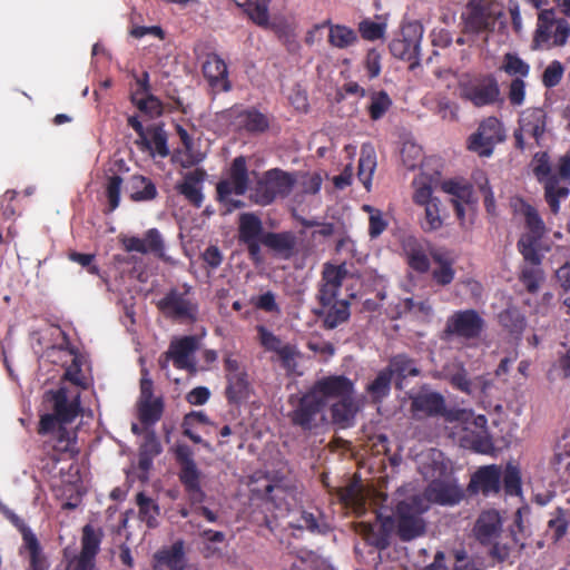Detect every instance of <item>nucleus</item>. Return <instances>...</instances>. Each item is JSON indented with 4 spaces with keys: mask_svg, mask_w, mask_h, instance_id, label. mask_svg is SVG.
Returning a JSON list of instances; mask_svg holds the SVG:
<instances>
[{
    "mask_svg": "<svg viewBox=\"0 0 570 570\" xmlns=\"http://www.w3.org/2000/svg\"><path fill=\"white\" fill-rule=\"evenodd\" d=\"M501 69L509 76L525 78L530 73V65L521 59L517 53L508 52L503 57Z\"/></svg>",
    "mask_w": 570,
    "mask_h": 570,
    "instance_id": "nucleus-53",
    "label": "nucleus"
},
{
    "mask_svg": "<svg viewBox=\"0 0 570 570\" xmlns=\"http://www.w3.org/2000/svg\"><path fill=\"white\" fill-rule=\"evenodd\" d=\"M266 504L275 510V517L286 515L297 502V491L294 487L267 484L265 487Z\"/></svg>",
    "mask_w": 570,
    "mask_h": 570,
    "instance_id": "nucleus-22",
    "label": "nucleus"
},
{
    "mask_svg": "<svg viewBox=\"0 0 570 570\" xmlns=\"http://www.w3.org/2000/svg\"><path fill=\"white\" fill-rule=\"evenodd\" d=\"M131 102L144 114L151 117L163 114V102L151 94L139 95V90L131 92Z\"/></svg>",
    "mask_w": 570,
    "mask_h": 570,
    "instance_id": "nucleus-48",
    "label": "nucleus"
},
{
    "mask_svg": "<svg viewBox=\"0 0 570 570\" xmlns=\"http://www.w3.org/2000/svg\"><path fill=\"white\" fill-rule=\"evenodd\" d=\"M136 503L138 505L139 519L145 522L149 529L156 528L158 525L157 519L160 514L158 503L144 492H139L136 495Z\"/></svg>",
    "mask_w": 570,
    "mask_h": 570,
    "instance_id": "nucleus-46",
    "label": "nucleus"
},
{
    "mask_svg": "<svg viewBox=\"0 0 570 570\" xmlns=\"http://www.w3.org/2000/svg\"><path fill=\"white\" fill-rule=\"evenodd\" d=\"M262 244L284 258H291L296 249L297 237L293 232H266Z\"/></svg>",
    "mask_w": 570,
    "mask_h": 570,
    "instance_id": "nucleus-26",
    "label": "nucleus"
},
{
    "mask_svg": "<svg viewBox=\"0 0 570 570\" xmlns=\"http://www.w3.org/2000/svg\"><path fill=\"white\" fill-rule=\"evenodd\" d=\"M500 324L511 334H521L525 328V318L514 307L507 308L499 314Z\"/></svg>",
    "mask_w": 570,
    "mask_h": 570,
    "instance_id": "nucleus-50",
    "label": "nucleus"
},
{
    "mask_svg": "<svg viewBox=\"0 0 570 570\" xmlns=\"http://www.w3.org/2000/svg\"><path fill=\"white\" fill-rule=\"evenodd\" d=\"M45 448L51 446L52 451L56 453H77L75 450L76 446V435L66 428L58 429V431L49 436L47 441H45Z\"/></svg>",
    "mask_w": 570,
    "mask_h": 570,
    "instance_id": "nucleus-45",
    "label": "nucleus"
},
{
    "mask_svg": "<svg viewBox=\"0 0 570 570\" xmlns=\"http://www.w3.org/2000/svg\"><path fill=\"white\" fill-rule=\"evenodd\" d=\"M406 263L414 272L425 274L430 271V257L424 246L415 238H409L404 245Z\"/></svg>",
    "mask_w": 570,
    "mask_h": 570,
    "instance_id": "nucleus-32",
    "label": "nucleus"
},
{
    "mask_svg": "<svg viewBox=\"0 0 570 570\" xmlns=\"http://www.w3.org/2000/svg\"><path fill=\"white\" fill-rule=\"evenodd\" d=\"M163 452L161 443L153 429H145L144 441L139 446V453L158 456Z\"/></svg>",
    "mask_w": 570,
    "mask_h": 570,
    "instance_id": "nucleus-62",
    "label": "nucleus"
},
{
    "mask_svg": "<svg viewBox=\"0 0 570 570\" xmlns=\"http://www.w3.org/2000/svg\"><path fill=\"white\" fill-rule=\"evenodd\" d=\"M376 167V160L373 155L362 154L358 160V179L362 181L364 187L368 190L373 177V173Z\"/></svg>",
    "mask_w": 570,
    "mask_h": 570,
    "instance_id": "nucleus-60",
    "label": "nucleus"
},
{
    "mask_svg": "<svg viewBox=\"0 0 570 570\" xmlns=\"http://www.w3.org/2000/svg\"><path fill=\"white\" fill-rule=\"evenodd\" d=\"M126 191L135 203L150 202L158 196L155 183L142 175H132L126 185Z\"/></svg>",
    "mask_w": 570,
    "mask_h": 570,
    "instance_id": "nucleus-27",
    "label": "nucleus"
},
{
    "mask_svg": "<svg viewBox=\"0 0 570 570\" xmlns=\"http://www.w3.org/2000/svg\"><path fill=\"white\" fill-rule=\"evenodd\" d=\"M429 510L428 501L420 495H412L396 504L394 517L377 514V520L382 524L383 534L375 539L373 544L379 549H385L389 546L387 531L394 523L396 534L403 542L412 541L422 537L426 531V522L423 514Z\"/></svg>",
    "mask_w": 570,
    "mask_h": 570,
    "instance_id": "nucleus-1",
    "label": "nucleus"
},
{
    "mask_svg": "<svg viewBox=\"0 0 570 570\" xmlns=\"http://www.w3.org/2000/svg\"><path fill=\"white\" fill-rule=\"evenodd\" d=\"M522 210L528 230L534 234L544 235L546 226L538 210L530 204H523Z\"/></svg>",
    "mask_w": 570,
    "mask_h": 570,
    "instance_id": "nucleus-61",
    "label": "nucleus"
},
{
    "mask_svg": "<svg viewBox=\"0 0 570 570\" xmlns=\"http://www.w3.org/2000/svg\"><path fill=\"white\" fill-rule=\"evenodd\" d=\"M243 128L250 134H263L269 128V119L256 108H247L238 114Z\"/></svg>",
    "mask_w": 570,
    "mask_h": 570,
    "instance_id": "nucleus-42",
    "label": "nucleus"
},
{
    "mask_svg": "<svg viewBox=\"0 0 570 570\" xmlns=\"http://www.w3.org/2000/svg\"><path fill=\"white\" fill-rule=\"evenodd\" d=\"M104 538V532L100 528H95L91 524H86L81 533V550L79 553L96 560L100 551V544Z\"/></svg>",
    "mask_w": 570,
    "mask_h": 570,
    "instance_id": "nucleus-44",
    "label": "nucleus"
},
{
    "mask_svg": "<svg viewBox=\"0 0 570 570\" xmlns=\"http://www.w3.org/2000/svg\"><path fill=\"white\" fill-rule=\"evenodd\" d=\"M264 227L261 218L253 213H244L239 216L238 239L240 243L262 240Z\"/></svg>",
    "mask_w": 570,
    "mask_h": 570,
    "instance_id": "nucleus-35",
    "label": "nucleus"
},
{
    "mask_svg": "<svg viewBox=\"0 0 570 570\" xmlns=\"http://www.w3.org/2000/svg\"><path fill=\"white\" fill-rule=\"evenodd\" d=\"M249 175L247 168V161L244 156H237L233 159L228 169V177L222 179L216 185L217 200L232 208H240L244 203L238 199H234L230 196L233 194L243 196L248 190Z\"/></svg>",
    "mask_w": 570,
    "mask_h": 570,
    "instance_id": "nucleus-5",
    "label": "nucleus"
},
{
    "mask_svg": "<svg viewBox=\"0 0 570 570\" xmlns=\"http://www.w3.org/2000/svg\"><path fill=\"white\" fill-rule=\"evenodd\" d=\"M197 338L191 335L173 341L168 351L164 354V358L159 360L160 367L163 370L167 368L168 362L171 360L174 366L178 370H193L195 364L191 356L197 350Z\"/></svg>",
    "mask_w": 570,
    "mask_h": 570,
    "instance_id": "nucleus-17",
    "label": "nucleus"
},
{
    "mask_svg": "<svg viewBox=\"0 0 570 570\" xmlns=\"http://www.w3.org/2000/svg\"><path fill=\"white\" fill-rule=\"evenodd\" d=\"M430 495L440 504H456L463 498V491L455 484L445 482H433L430 485Z\"/></svg>",
    "mask_w": 570,
    "mask_h": 570,
    "instance_id": "nucleus-38",
    "label": "nucleus"
},
{
    "mask_svg": "<svg viewBox=\"0 0 570 570\" xmlns=\"http://www.w3.org/2000/svg\"><path fill=\"white\" fill-rule=\"evenodd\" d=\"M485 321L475 309H461L453 312L446 320L441 338L450 341L459 338L462 341L478 340L483 333Z\"/></svg>",
    "mask_w": 570,
    "mask_h": 570,
    "instance_id": "nucleus-6",
    "label": "nucleus"
},
{
    "mask_svg": "<svg viewBox=\"0 0 570 570\" xmlns=\"http://www.w3.org/2000/svg\"><path fill=\"white\" fill-rule=\"evenodd\" d=\"M542 237L543 235L541 234L528 232L518 240V249L525 262L537 266L541 264V255L539 254L537 246Z\"/></svg>",
    "mask_w": 570,
    "mask_h": 570,
    "instance_id": "nucleus-47",
    "label": "nucleus"
},
{
    "mask_svg": "<svg viewBox=\"0 0 570 570\" xmlns=\"http://www.w3.org/2000/svg\"><path fill=\"white\" fill-rule=\"evenodd\" d=\"M523 531L522 518L520 511H518L517 518L509 531L503 534L500 533L493 540L489 551L490 557L500 563L505 561L513 563L514 559L520 557L525 547Z\"/></svg>",
    "mask_w": 570,
    "mask_h": 570,
    "instance_id": "nucleus-10",
    "label": "nucleus"
},
{
    "mask_svg": "<svg viewBox=\"0 0 570 570\" xmlns=\"http://www.w3.org/2000/svg\"><path fill=\"white\" fill-rule=\"evenodd\" d=\"M325 405L328 400H342L354 395L355 383L350 377L341 375H327L318 379L309 387Z\"/></svg>",
    "mask_w": 570,
    "mask_h": 570,
    "instance_id": "nucleus-16",
    "label": "nucleus"
},
{
    "mask_svg": "<svg viewBox=\"0 0 570 570\" xmlns=\"http://www.w3.org/2000/svg\"><path fill=\"white\" fill-rule=\"evenodd\" d=\"M326 27H328L327 41L333 48L347 49L358 41L357 32L345 24H334L330 21Z\"/></svg>",
    "mask_w": 570,
    "mask_h": 570,
    "instance_id": "nucleus-36",
    "label": "nucleus"
},
{
    "mask_svg": "<svg viewBox=\"0 0 570 570\" xmlns=\"http://www.w3.org/2000/svg\"><path fill=\"white\" fill-rule=\"evenodd\" d=\"M325 402L308 389L298 399L288 417L293 425L299 426L304 431H312L325 423Z\"/></svg>",
    "mask_w": 570,
    "mask_h": 570,
    "instance_id": "nucleus-8",
    "label": "nucleus"
},
{
    "mask_svg": "<svg viewBox=\"0 0 570 570\" xmlns=\"http://www.w3.org/2000/svg\"><path fill=\"white\" fill-rule=\"evenodd\" d=\"M299 355L296 346L292 344H285L282 350L278 351L277 356L281 362L282 367L286 371L288 375L295 373L296 371V357Z\"/></svg>",
    "mask_w": 570,
    "mask_h": 570,
    "instance_id": "nucleus-63",
    "label": "nucleus"
},
{
    "mask_svg": "<svg viewBox=\"0 0 570 570\" xmlns=\"http://www.w3.org/2000/svg\"><path fill=\"white\" fill-rule=\"evenodd\" d=\"M410 411L415 420L443 416L452 422L459 419V412L446 409L444 396L436 391H420L411 395Z\"/></svg>",
    "mask_w": 570,
    "mask_h": 570,
    "instance_id": "nucleus-11",
    "label": "nucleus"
},
{
    "mask_svg": "<svg viewBox=\"0 0 570 570\" xmlns=\"http://www.w3.org/2000/svg\"><path fill=\"white\" fill-rule=\"evenodd\" d=\"M227 385L225 397L229 404H239L249 395V381L247 372L239 374H226Z\"/></svg>",
    "mask_w": 570,
    "mask_h": 570,
    "instance_id": "nucleus-33",
    "label": "nucleus"
},
{
    "mask_svg": "<svg viewBox=\"0 0 570 570\" xmlns=\"http://www.w3.org/2000/svg\"><path fill=\"white\" fill-rule=\"evenodd\" d=\"M460 97L476 108L493 106L501 99L500 85L492 73H479L459 82Z\"/></svg>",
    "mask_w": 570,
    "mask_h": 570,
    "instance_id": "nucleus-3",
    "label": "nucleus"
},
{
    "mask_svg": "<svg viewBox=\"0 0 570 570\" xmlns=\"http://www.w3.org/2000/svg\"><path fill=\"white\" fill-rule=\"evenodd\" d=\"M392 379L391 371L384 367L377 373L375 379L366 385L365 391L373 404L382 403L390 395Z\"/></svg>",
    "mask_w": 570,
    "mask_h": 570,
    "instance_id": "nucleus-37",
    "label": "nucleus"
},
{
    "mask_svg": "<svg viewBox=\"0 0 570 570\" xmlns=\"http://www.w3.org/2000/svg\"><path fill=\"white\" fill-rule=\"evenodd\" d=\"M175 458L179 464V481L184 485L191 504H199L205 500V492L200 487V471L193 458V451L187 444L175 448Z\"/></svg>",
    "mask_w": 570,
    "mask_h": 570,
    "instance_id": "nucleus-9",
    "label": "nucleus"
},
{
    "mask_svg": "<svg viewBox=\"0 0 570 570\" xmlns=\"http://www.w3.org/2000/svg\"><path fill=\"white\" fill-rule=\"evenodd\" d=\"M501 530L502 519L500 513L495 510H487L478 517L473 533L482 546H488L499 537Z\"/></svg>",
    "mask_w": 570,
    "mask_h": 570,
    "instance_id": "nucleus-23",
    "label": "nucleus"
},
{
    "mask_svg": "<svg viewBox=\"0 0 570 570\" xmlns=\"http://www.w3.org/2000/svg\"><path fill=\"white\" fill-rule=\"evenodd\" d=\"M47 395L52 402L53 414L60 422L69 424L79 415L81 411L79 397L77 396L73 400H69L68 392L65 387L50 391Z\"/></svg>",
    "mask_w": 570,
    "mask_h": 570,
    "instance_id": "nucleus-25",
    "label": "nucleus"
},
{
    "mask_svg": "<svg viewBox=\"0 0 570 570\" xmlns=\"http://www.w3.org/2000/svg\"><path fill=\"white\" fill-rule=\"evenodd\" d=\"M505 131L503 124L494 116L483 119L469 139L468 148L481 157L492 155L497 144L503 141Z\"/></svg>",
    "mask_w": 570,
    "mask_h": 570,
    "instance_id": "nucleus-12",
    "label": "nucleus"
},
{
    "mask_svg": "<svg viewBox=\"0 0 570 570\" xmlns=\"http://www.w3.org/2000/svg\"><path fill=\"white\" fill-rule=\"evenodd\" d=\"M570 40V22L557 17L554 8L542 9L538 12L535 29L532 33L530 49L532 51H549L563 48Z\"/></svg>",
    "mask_w": 570,
    "mask_h": 570,
    "instance_id": "nucleus-2",
    "label": "nucleus"
},
{
    "mask_svg": "<svg viewBox=\"0 0 570 570\" xmlns=\"http://www.w3.org/2000/svg\"><path fill=\"white\" fill-rule=\"evenodd\" d=\"M424 213V218L421 222V227L424 232H434L443 226L440 199H435V202L425 205Z\"/></svg>",
    "mask_w": 570,
    "mask_h": 570,
    "instance_id": "nucleus-51",
    "label": "nucleus"
},
{
    "mask_svg": "<svg viewBox=\"0 0 570 570\" xmlns=\"http://www.w3.org/2000/svg\"><path fill=\"white\" fill-rule=\"evenodd\" d=\"M122 246L127 252H137L140 254L151 253L160 259H165V244L157 228L148 229L144 238L137 236L124 238Z\"/></svg>",
    "mask_w": 570,
    "mask_h": 570,
    "instance_id": "nucleus-20",
    "label": "nucleus"
},
{
    "mask_svg": "<svg viewBox=\"0 0 570 570\" xmlns=\"http://www.w3.org/2000/svg\"><path fill=\"white\" fill-rule=\"evenodd\" d=\"M371 102L367 107L372 120H380L392 107L393 101L385 90L373 91L370 96Z\"/></svg>",
    "mask_w": 570,
    "mask_h": 570,
    "instance_id": "nucleus-49",
    "label": "nucleus"
},
{
    "mask_svg": "<svg viewBox=\"0 0 570 570\" xmlns=\"http://www.w3.org/2000/svg\"><path fill=\"white\" fill-rule=\"evenodd\" d=\"M391 371V376L397 379V385L401 386L402 381L409 376L420 375V370L416 367L414 360L405 354H397L390 360L389 365L385 367Z\"/></svg>",
    "mask_w": 570,
    "mask_h": 570,
    "instance_id": "nucleus-40",
    "label": "nucleus"
},
{
    "mask_svg": "<svg viewBox=\"0 0 570 570\" xmlns=\"http://www.w3.org/2000/svg\"><path fill=\"white\" fill-rule=\"evenodd\" d=\"M519 125L527 135L540 142L547 127V114L542 108H528L521 115Z\"/></svg>",
    "mask_w": 570,
    "mask_h": 570,
    "instance_id": "nucleus-29",
    "label": "nucleus"
},
{
    "mask_svg": "<svg viewBox=\"0 0 570 570\" xmlns=\"http://www.w3.org/2000/svg\"><path fill=\"white\" fill-rule=\"evenodd\" d=\"M564 70V66L561 61L552 60L542 72V85L547 89L557 87L563 78Z\"/></svg>",
    "mask_w": 570,
    "mask_h": 570,
    "instance_id": "nucleus-57",
    "label": "nucleus"
},
{
    "mask_svg": "<svg viewBox=\"0 0 570 570\" xmlns=\"http://www.w3.org/2000/svg\"><path fill=\"white\" fill-rule=\"evenodd\" d=\"M504 491L509 495L521 493V475L517 466L508 464L503 474Z\"/></svg>",
    "mask_w": 570,
    "mask_h": 570,
    "instance_id": "nucleus-59",
    "label": "nucleus"
},
{
    "mask_svg": "<svg viewBox=\"0 0 570 570\" xmlns=\"http://www.w3.org/2000/svg\"><path fill=\"white\" fill-rule=\"evenodd\" d=\"M357 411L354 395L338 400L331 406L333 423L342 429L351 428L354 425Z\"/></svg>",
    "mask_w": 570,
    "mask_h": 570,
    "instance_id": "nucleus-31",
    "label": "nucleus"
},
{
    "mask_svg": "<svg viewBox=\"0 0 570 570\" xmlns=\"http://www.w3.org/2000/svg\"><path fill=\"white\" fill-rule=\"evenodd\" d=\"M155 559L159 564L166 566L170 570H184L185 553L183 541L175 542L170 548L158 551Z\"/></svg>",
    "mask_w": 570,
    "mask_h": 570,
    "instance_id": "nucleus-43",
    "label": "nucleus"
},
{
    "mask_svg": "<svg viewBox=\"0 0 570 570\" xmlns=\"http://www.w3.org/2000/svg\"><path fill=\"white\" fill-rule=\"evenodd\" d=\"M430 255L436 265L431 274L433 282L442 287L450 285L455 277L454 259L442 250H433Z\"/></svg>",
    "mask_w": 570,
    "mask_h": 570,
    "instance_id": "nucleus-30",
    "label": "nucleus"
},
{
    "mask_svg": "<svg viewBox=\"0 0 570 570\" xmlns=\"http://www.w3.org/2000/svg\"><path fill=\"white\" fill-rule=\"evenodd\" d=\"M424 28L419 21H410L402 26L400 35L392 39L389 45L393 57L407 61L410 69L420 66V46Z\"/></svg>",
    "mask_w": 570,
    "mask_h": 570,
    "instance_id": "nucleus-7",
    "label": "nucleus"
},
{
    "mask_svg": "<svg viewBox=\"0 0 570 570\" xmlns=\"http://www.w3.org/2000/svg\"><path fill=\"white\" fill-rule=\"evenodd\" d=\"M165 403L161 396L137 402V416L145 429L154 426L163 416Z\"/></svg>",
    "mask_w": 570,
    "mask_h": 570,
    "instance_id": "nucleus-34",
    "label": "nucleus"
},
{
    "mask_svg": "<svg viewBox=\"0 0 570 570\" xmlns=\"http://www.w3.org/2000/svg\"><path fill=\"white\" fill-rule=\"evenodd\" d=\"M358 32L364 40L375 41L383 39L386 32V23L364 19L358 23Z\"/></svg>",
    "mask_w": 570,
    "mask_h": 570,
    "instance_id": "nucleus-56",
    "label": "nucleus"
},
{
    "mask_svg": "<svg viewBox=\"0 0 570 570\" xmlns=\"http://www.w3.org/2000/svg\"><path fill=\"white\" fill-rule=\"evenodd\" d=\"M296 181V176L293 173L281 168L268 169L257 180L253 200L259 206H267L274 203L276 198H286L292 193Z\"/></svg>",
    "mask_w": 570,
    "mask_h": 570,
    "instance_id": "nucleus-4",
    "label": "nucleus"
},
{
    "mask_svg": "<svg viewBox=\"0 0 570 570\" xmlns=\"http://www.w3.org/2000/svg\"><path fill=\"white\" fill-rule=\"evenodd\" d=\"M186 293H180L176 288L170 289L157 303L158 309L165 317L175 321H189L196 320L197 305L186 297Z\"/></svg>",
    "mask_w": 570,
    "mask_h": 570,
    "instance_id": "nucleus-15",
    "label": "nucleus"
},
{
    "mask_svg": "<svg viewBox=\"0 0 570 570\" xmlns=\"http://www.w3.org/2000/svg\"><path fill=\"white\" fill-rule=\"evenodd\" d=\"M347 275L344 264L334 265L326 263L323 267L321 284L317 293L320 305L326 306L337 297L343 281Z\"/></svg>",
    "mask_w": 570,
    "mask_h": 570,
    "instance_id": "nucleus-18",
    "label": "nucleus"
},
{
    "mask_svg": "<svg viewBox=\"0 0 570 570\" xmlns=\"http://www.w3.org/2000/svg\"><path fill=\"white\" fill-rule=\"evenodd\" d=\"M316 315L323 317L325 328L333 330L350 318V303L346 299H334L333 303L322 306Z\"/></svg>",
    "mask_w": 570,
    "mask_h": 570,
    "instance_id": "nucleus-28",
    "label": "nucleus"
},
{
    "mask_svg": "<svg viewBox=\"0 0 570 570\" xmlns=\"http://www.w3.org/2000/svg\"><path fill=\"white\" fill-rule=\"evenodd\" d=\"M122 178L114 174L107 177L106 184V197L108 200V209L107 213H112L116 210L120 204V193L122 187Z\"/></svg>",
    "mask_w": 570,
    "mask_h": 570,
    "instance_id": "nucleus-54",
    "label": "nucleus"
},
{
    "mask_svg": "<svg viewBox=\"0 0 570 570\" xmlns=\"http://www.w3.org/2000/svg\"><path fill=\"white\" fill-rule=\"evenodd\" d=\"M542 281L543 272L537 265H533L531 267H524L521 272L520 282L523 284V286L527 288L529 293H537Z\"/></svg>",
    "mask_w": 570,
    "mask_h": 570,
    "instance_id": "nucleus-58",
    "label": "nucleus"
},
{
    "mask_svg": "<svg viewBox=\"0 0 570 570\" xmlns=\"http://www.w3.org/2000/svg\"><path fill=\"white\" fill-rule=\"evenodd\" d=\"M243 8L248 18L259 27H267L269 22L268 2L269 0H234Z\"/></svg>",
    "mask_w": 570,
    "mask_h": 570,
    "instance_id": "nucleus-39",
    "label": "nucleus"
},
{
    "mask_svg": "<svg viewBox=\"0 0 570 570\" xmlns=\"http://www.w3.org/2000/svg\"><path fill=\"white\" fill-rule=\"evenodd\" d=\"M23 548L29 554V566L27 570H48L49 563L38 539H29V541L23 544Z\"/></svg>",
    "mask_w": 570,
    "mask_h": 570,
    "instance_id": "nucleus-52",
    "label": "nucleus"
},
{
    "mask_svg": "<svg viewBox=\"0 0 570 570\" xmlns=\"http://www.w3.org/2000/svg\"><path fill=\"white\" fill-rule=\"evenodd\" d=\"M501 482V469L498 465H485L478 469L471 476L469 490L473 493H498Z\"/></svg>",
    "mask_w": 570,
    "mask_h": 570,
    "instance_id": "nucleus-24",
    "label": "nucleus"
},
{
    "mask_svg": "<svg viewBox=\"0 0 570 570\" xmlns=\"http://www.w3.org/2000/svg\"><path fill=\"white\" fill-rule=\"evenodd\" d=\"M203 75L212 88L220 91L232 89L227 65L219 55L212 52L206 56L203 63Z\"/></svg>",
    "mask_w": 570,
    "mask_h": 570,
    "instance_id": "nucleus-21",
    "label": "nucleus"
},
{
    "mask_svg": "<svg viewBox=\"0 0 570 570\" xmlns=\"http://www.w3.org/2000/svg\"><path fill=\"white\" fill-rule=\"evenodd\" d=\"M206 176V171L203 168H196L193 171H187L183 180L175 186L176 191L195 208L203 206V185Z\"/></svg>",
    "mask_w": 570,
    "mask_h": 570,
    "instance_id": "nucleus-19",
    "label": "nucleus"
},
{
    "mask_svg": "<svg viewBox=\"0 0 570 570\" xmlns=\"http://www.w3.org/2000/svg\"><path fill=\"white\" fill-rule=\"evenodd\" d=\"M568 527L569 523L566 519L563 511L561 509H558L557 515L550 519L548 522V531L549 534L551 535V539L554 542L559 541L567 533Z\"/></svg>",
    "mask_w": 570,
    "mask_h": 570,
    "instance_id": "nucleus-64",
    "label": "nucleus"
},
{
    "mask_svg": "<svg viewBox=\"0 0 570 570\" xmlns=\"http://www.w3.org/2000/svg\"><path fill=\"white\" fill-rule=\"evenodd\" d=\"M150 135L149 141L151 142V150H147L153 156L155 154L160 157H167L169 155V148L167 146V134L160 126H153L148 128Z\"/></svg>",
    "mask_w": 570,
    "mask_h": 570,
    "instance_id": "nucleus-55",
    "label": "nucleus"
},
{
    "mask_svg": "<svg viewBox=\"0 0 570 570\" xmlns=\"http://www.w3.org/2000/svg\"><path fill=\"white\" fill-rule=\"evenodd\" d=\"M559 183V177L553 175L546 179V183L543 184L544 199L554 215L560 210V200L566 199L570 193L568 187L560 186Z\"/></svg>",
    "mask_w": 570,
    "mask_h": 570,
    "instance_id": "nucleus-41",
    "label": "nucleus"
},
{
    "mask_svg": "<svg viewBox=\"0 0 570 570\" xmlns=\"http://www.w3.org/2000/svg\"><path fill=\"white\" fill-rule=\"evenodd\" d=\"M464 33L480 35L494 29L495 17L485 0H469L461 13Z\"/></svg>",
    "mask_w": 570,
    "mask_h": 570,
    "instance_id": "nucleus-13",
    "label": "nucleus"
},
{
    "mask_svg": "<svg viewBox=\"0 0 570 570\" xmlns=\"http://www.w3.org/2000/svg\"><path fill=\"white\" fill-rule=\"evenodd\" d=\"M441 189L451 195L455 216L462 227H466L465 207L474 212L476 199L471 184L461 179H448L442 181Z\"/></svg>",
    "mask_w": 570,
    "mask_h": 570,
    "instance_id": "nucleus-14",
    "label": "nucleus"
}]
</instances>
